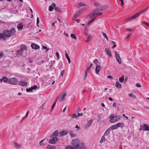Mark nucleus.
<instances>
[{
  "instance_id": "1",
  "label": "nucleus",
  "mask_w": 149,
  "mask_h": 149,
  "mask_svg": "<svg viewBox=\"0 0 149 149\" xmlns=\"http://www.w3.org/2000/svg\"><path fill=\"white\" fill-rule=\"evenodd\" d=\"M15 32V29H11L10 31L6 29L4 30L3 33L4 34V36H5L6 38H9L13 35Z\"/></svg>"
},
{
  "instance_id": "2",
  "label": "nucleus",
  "mask_w": 149,
  "mask_h": 149,
  "mask_svg": "<svg viewBox=\"0 0 149 149\" xmlns=\"http://www.w3.org/2000/svg\"><path fill=\"white\" fill-rule=\"evenodd\" d=\"M80 141L78 139L73 140L72 142V144L75 147V149H81L79 146Z\"/></svg>"
},
{
  "instance_id": "3",
  "label": "nucleus",
  "mask_w": 149,
  "mask_h": 149,
  "mask_svg": "<svg viewBox=\"0 0 149 149\" xmlns=\"http://www.w3.org/2000/svg\"><path fill=\"white\" fill-rule=\"evenodd\" d=\"M120 118V116H114L113 114L109 116V119H110L109 122L111 123H114L115 122Z\"/></svg>"
},
{
  "instance_id": "4",
  "label": "nucleus",
  "mask_w": 149,
  "mask_h": 149,
  "mask_svg": "<svg viewBox=\"0 0 149 149\" xmlns=\"http://www.w3.org/2000/svg\"><path fill=\"white\" fill-rule=\"evenodd\" d=\"M8 82L10 84L16 85L17 83V80L15 78H11L8 79Z\"/></svg>"
},
{
  "instance_id": "5",
  "label": "nucleus",
  "mask_w": 149,
  "mask_h": 149,
  "mask_svg": "<svg viewBox=\"0 0 149 149\" xmlns=\"http://www.w3.org/2000/svg\"><path fill=\"white\" fill-rule=\"evenodd\" d=\"M55 82V81L54 77H51L46 80V83L48 84H50L52 83V84L53 85Z\"/></svg>"
},
{
  "instance_id": "6",
  "label": "nucleus",
  "mask_w": 149,
  "mask_h": 149,
  "mask_svg": "<svg viewBox=\"0 0 149 149\" xmlns=\"http://www.w3.org/2000/svg\"><path fill=\"white\" fill-rule=\"evenodd\" d=\"M115 54L116 58L117 61L119 64H121L122 63L119 54L117 52H115Z\"/></svg>"
},
{
  "instance_id": "7",
  "label": "nucleus",
  "mask_w": 149,
  "mask_h": 149,
  "mask_svg": "<svg viewBox=\"0 0 149 149\" xmlns=\"http://www.w3.org/2000/svg\"><path fill=\"white\" fill-rule=\"evenodd\" d=\"M58 138L56 137H54L52 139H50L49 141V143L51 144H54L58 141Z\"/></svg>"
},
{
  "instance_id": "8",
  "label": "nucleus",
  "mask_w": 149,
  "mask_h": 149,
  "mask_svg": "<svg viewBox=\"0 0 149 149\" xmlns=\"http://www.w3.org/2000/svg\"><path fill=\"white\" fill-rule=\"evenodd\" d=\"M31 47L32 49H37L40 48V47L39 45L34 43H31Z\"/></svg>"
},
{
  "instance_id": "9",
  "label": "nucleus",
  "mask_w": 149,
  "mask_h": 149,
  "mask_svg": "<svg viewBox=\"0 0 149 149\" xmlns=\"http://www.w3.org/2000/svg\"><path fill=\"white\" fill-rule=\"evenodd\" d=\"M37 87L36 86H32L31 87L29 88H26V91L27 92H30L32 91L33 90H34L36 89L37 88Z\"/></svg>"
},
{
  "instance_id": "10",
  "label": "nucleus",
  "mask_w": 149,
  "mask_h": 149,
  "mask_svg": "<svg viewBox=\"0 0 149 149\" xmlns=\"http://www.w3.org/2000/svg\"><path fill=\"white\" fill-rule=\"evenodd\" d=\"M105 51L106 52L107 54L109 57H111L112 56L111 53L109 49L107 47L105 48Z\"/></svg>"
},
{
  "instance_id": "11",
  "label": "nucleus",
  "mask_w": 149,
  "mask_h": 149,
  "mask_svg": "<svg viewBox=\"0 0 149 149\" xmlns=\"http://www.w3.org/2000/svg\"><path fill=\"white\" fill-rule=\"evenodd\" d=\"M0 81L1 83H2V81L5 83H6L8 81V78L5 77H3L0 79Z\"/></svg>"
},
{
  "instance_id": "12",
  "label": "nucleus",
  "mask_w": 149,
  "mask_h": 149,
  "mask_svg": "<svg viewBox=\"0 0 149 149\" xmlns=\"http://www.w3.org/2000/svg\"><path fill=\"white\" fill-rule=\"evenodd\" d=\"M94 17L93 11L91 13L89 14L87 16L86 18L87 19H89L92 18Z\"/></svg>"
},
{
  "instance_id": "13",
  "label": "nucleus",
  "mask_w": 149,
  "mask_h": 149,
  "mask_svg": "<svg viewBox=\"0 0 149 149\" xmlns=\"http://www.w3.org/2000/svg\"><path fill=\"white\" fill-rule=\"evenodd\" d=\"M101 69V67L100 66L97 65L96 66L95 68V72L97 74H99V72L100 71V69Z\"/></svg>"
},
{
  "instance_id": "14",
  "label": "nucleus",
  "mask_w": 149,
  "mask_h": 149,
  "mask_svg": "<svg viewBox=\"0 0 149 149\" xmlns=\"http://www.w3.org/2000/svg\"><path fill=\"white\" fill-rule=\"evenodd\" d=\"M20 47V49L22 50H26L27 49V47L24 44L21 45Z\"/></svg>"
},
{
  "instance_id": "15",
  "label": "nucleus",
  "mask_w": 149,
  "mask_h": 149,
  "mask_svg": "<svg viewBox=\"0 0 149 149\" xmlns=\"http://www.w3.org/2000/svg\"><path fill=\"white\" fill-rule=\"evenodd\" d=\"M52 6L54 7L55 8V10L57 12H60L61 11V10L60 8L59 7H56V5L54 3H53L52 4Z\"/></svg>"
},
{
  "instance_id": "16",
  "label": "nucleus",
  "mask_w": 149,
  "mask_h": 149,
  "mask_svg": "<svg viewBox=\"0 0 149 149\" xmlns=\"http://www.w3.org/2000/svg\"><path fill=\"white\" fill-rule=\"evenodd\" d=\"M15 147L16 149H20L22 146L18 144L17 143L15 142L14 143Z\"/></svg>"
},
{
  "instance_id": "17",
  "label": "nucleus",
  "mask_w": 149,
  "mask_h": 149,
  "mask_svg": "<svg viewBox=\"0 0 149 149\" xmlns=\"http://www.w3.org/2000/svg\"><path fill=\"white\" fill-rule=\"evenodd\" d=\"M94 14V17H96L100 16L102 15V13L100 12H94L93 10Z\"/></svg>"
},
{
  "instance_id": "18",
  "label": "nucleus",
  "mask_w": 149,
  "mask_h": 149,
  "mask_svg": "<svg viewBox=\"0 0 149 149\" xmlns=\"http://www.w3.org/2000/svg\"><path fill=\"white\" fill-rule=\"evenodd\" d=\"M66 94L64 93L62 95L61 97L59 99V100L60 101H62L65 99V97L66 96Z\"/></svg>"
},
{
  "instance_id": "19",
  "label": "nucleus",
  "mask_w": 149,
  "mask_h": 149,
  "mask_svg": "<svg viewBox=\"0 0 149 149\" xmlns=\"http://www.w3.org/2000/svg\"><path fill=\"white\" fill-rule=\"evenodd\" d=\"M86 9V8H83L80 9V10H79L77 11L76 14L77 15H78V16L81 13H82V12L83 11H84V10H85Z\"/></svg>"
},
{
  "instance_id": "20",
  "label": "nucleus",
  "mask_w": 149,
  "mask_h": 149,
  "mask_svg": "<svg viewBox=\"0 0 149 149\" xmlns=\"http://www.w3.org/2000/svg\"><path fill=\"white\" fill-rule=\"evenodd\" d=\"M104 8L103 7H101L100 8H97L94 10V12H97L103 10Z\"/></svg>"
},
{
  "instance_id": "21",
  "label": "nucleus",
  "mask_w": 149,
  "mask_h": 149,
  "mask_svg": "<svg viewBox=\"0 0 149 149\" xmlns=\"http://www.w3.org/2000/svg\"><path fill=\"white\" fill-rule=\"evenodd\" d=\"M111 130L110 129H108L104 134V136H107L110 134Z\"/></svg>"
},
{
  "instance_id": "22",
  "label": "nucleus",
  "mask_w": 149,
  "mask_h": 149,
  "mask_svg": "<svg viewBox=\"0 0 149 149\" xmlns=\"http://www.w3.org/2000/svg\"><path fill=\"white\" fill-rule=\"evenodd\" d=\"M4 34L3 33H0V39H2L4 40H6L5 36H4Z\"/></svg>"
},
{
  "instance_id": "23",
  "label": "nucleus",
  "mask_w": 149,
  "mask_h": 149,
  "mask_svg": "<svg viewBox=\"0 0 149 149\" xmlns=\"http://www.w3.org/2000/svg\"><path fill=\"white\" fill-rule=\"evenodd\" d=\"M116 87L117 88H121V85L119 83L118 81H117L116 83Z\"/></svg>"
},
{
  "instance_id": "24",
  "label": "nucleus",
  "mask_w": 149,
  "mask_h": 149,
  "mask_svg": "<svg viewBox=\"0 0 149 149\" xmlns=\"http://www.w3.org/2000/svg\"><path fill=\"white\" fill-rule=\"evenodd\" d=\"M19 84L20 86H25L27 85V83L26 82L22 81L19 83Z\"/></svg>"
},
{
  "instance_id": "25",
  "label": "nucleus",
  "mask_w": 149,
  "mask_h": 149,
  "mask_svg": "<svg viewBox=\"0 0 149 149\" xmlns=\"http://www.w3.org/2000/svg\"><path fill=\"white\" fill-rule=\"evenodd\" d=\"M65 55L66 58L68 60V63H71L70 60L69 56H68V53H65Z\"/></svg>"
},
{
  "instance_id": "26",
  "label": "nucleus",
  "mask_w": 149,
  "mask_h": 149,
  "mask_svg": "<svg viewBox=\"0 0 149 149\" xmlns=\"http://www.w3.org/2000/svg\"><path fill=\"white\" fill-rule=\"evenodd\" d=\"M93 119H91L87 123V125L86 126V127H88L91 124L93 121Z\"/></svg>"
},
{
  "instance_id": "27",
  "label": "nucleus",
  "mask_w": 149,
  "mask_h": 149,
  "mask_svg": "<svg viewBox=\"0 0 149 149\" xmlns=\"http://www.w3.org/2000/svg\"><path fill=\"white\" fill-rule=\"evenodd\" d=\"M144 130L146 131H149V126L146 124L143 125Z\"/></svg>"
},
{
  "instance_id": "28",
  "label": "nucleus",
  "mask_w": 149,
  "mask_h": 149,
  "mask_svg": "<svg viewBox=\"0 0 149 149\" xmlns=\"http://www.w3.org/2000/svg\"><path fill=\"white\" fill-rule=\"evenodd\" d=\"M68 133V132L65 131H62L60 133V134L61 136H63L64 135H66Z\"/></svg>"
},
{
  "instance_id": "29",
  "label": "nucleus",
  "mask_w": 149,
  "mask_h": 149,
  "mask_svg": "<svg viewBox=\"0 0 149 149\" xmlns=\"http://www.w3.org/2000/svg\"><path fill=\"white\" fill-rule=\"evenodd\" d=\"M118 127H122L124 126L125 125L123 123H121L117 124Z\"/></svg>"
},
{
  "instance_id": "30",
  "label": "nucleus",
  "mask_w": 149,
  "mask_h": 149,
  "mask_svg": "<svg viewBox=\"0 0 149 149\" xmlns=\"http://www.w3.org/2000/svg\"><path fill=\"white\" fill-rule=\"evenodd\" d=\"M118 126L117 124L113 125L111 126V129L112 130H113L115 129H116L118 128Z\"/></svg>"
},
{
  "instance_id": "31",
  "label": "nucleus",
  "mask_w": 149,
  "mask_h": 149,
  "mask_svg": "<svg viewBox=\"0 0 149 149\" xmlns=\"http://www.w3.org/2000/svg\"><path fill=\"white\" fill-rule=\"evenodd\" d=\"M91 39L92 36L90 35H89L87 40H86V42H88L91 40Z\"/></svg>"
},
{
  "instance_id": "32",
  "label": "nucleus",
  "mask_w": 149,
  "mask_h": 149,
  "mask_svg": "<svg viewBox=\"0 0 149 149\" xmlns=\"http://www.w3.org/2000/svg\"><path fill=\"white\" fill-rule=\"evenodd\" d=\"M140 15V14L139 13H136V14L132 16V19H135Z\"/></svg>"
},
{
  "instance_id": "33",
  "label": "nucleus",
  "mask_w": 149,
  "mask_h": 149,
  "mask_svg": "<svg viewBox=\"0 0 149 149\" xmlns=\"http://www.w3.org/2000/svg\"><path fill=\"white\" fill-rule=\"evenodd\" d=\"M105 141V138L103 136H102L101 140H100V142L101 143H102L103 142H104Z\"/></svg>"
},
{
  "instance_id": "34",
  "label": "nucleus",
  "mask_w": 149,
  "mask_h": 149,
  "mask_svg": "<svg viewBox=\"0 0 149 149\" xmlns=\"http://www.w3.org/2000/svg\"><path fill=\"white\" fill-rule=\"evenodd\" d=\"M70 134L72 137H74L76 136V134H74L72 131L70 132Z\"/></svg>"
},
{
  "instance_id": "35",
  "label": "nucleus",
  "mask_w": 149,
  "mask_h": 149,
  "mask_svg": "<svg viewBox=\"0 0 149 149\" xmlns=\"http://www.w3.org/2000/svg\"><path fill=\"white\" fill-rule=\"evenodd\" d=\"M95 18H94L91 20L86 25V27H88V26L90 25V24L92 23L95 19Z\"/></svg>"
},
{
  "instance_id": "36",
  "label": "nucleus",
  "mask_w": 149,
  "mask_h": 149,
  "mask_svg": "<svg viewBox=\"0 0 149 149\" xmlns=\"http://www.w3.org/2000/svg\"><path fill=\"white\" fill-rule=\"evenodd\" d=\"M17 52L18 54L20 55H23V52L21 49L17 51Z\"/></svg>"
},
{
  "instance_id": "37",
  "label": "nucleus",
  "mask_w": 149,
  "mask_h": 149,
  "mask_svg": "<svg viewBox=\"0 0 149 149\" xmlns=\"http://www.w3.org/2000/svg\"><path fill=\"white\" fill-rule=\"evenodd\" d=\"M124 76L123 75L119 79V81L120 82L123 83V81L124 79Z\"/></svg>"
},
{
  "instance_id": "38",
  "label": "nucleus",
  "mask_w": 149,
  "mask_h": 149,
  "mask_svg": "<svg viewBox=\"0 0 149 149\" xmlns=\"http://www.w3.org/2000/svg\"><path fill=\"white\" fill-rule=\"evenodd\" d=\"M24 26L23 23H20L17 26V28H23V27Z\"/></svg>"
},
{
  "instance_id": "39",
  "label": "nucleus",
  "mask_w": 149,
  "mask_h": 149,
  "mask_svg": "<svg viewBox=\"0 0 149 149\" xmlns=\"http://www.w3.org/2000/svg\"><path fill=\"white\" fill-rule=\"evenodd\" d=\"M129 96L132 99H134L136 97L135 95H134L132 93L129 94Z\"/></svg>"
},
{
  "instance_id": "40",
  "label": "nucleus",
  "mask_w": 149,
  "mask_h": 149,
  "mask_svg": "<svg viewBox=\"0 0 149 149\" xmlns=\"http://www.w3.org/2000/svg\"><path fill=\"white\" fill-rule=\"evenodd\" d=\"M65 149H75V148L72 146H66Z\"/></svg>"
},
{
  "instance_id": "41",
  "label": "nucleus",
  "mask_w": 149,
  "mask_h": 149,
  "mask_svg": "<svg viewBox=\"0 0 149 149\" xmlns=\"http://www.w3.org/2000/svg\"><path fill=\"white\" fill-rule=\"evenodd\" d=\"M148 8V6L145 9H144L143 10H142L141 11H140L139 13L140 14V15L142 13H143L144 12H145L146 11H147Z\"/></svg>"
},
{
  "instance_id": "42",
  "label": "nucleus",
  "mask_w": 149,
  "mask_h": 149,
  "mask_svg": "<svg viewBox=\"0 0 149 149\" xmlns=\"http://www.w3.org/2000/svg\"><path fill=\"white\" fill-rule=\"evenodd\" d=\"M132 19H132V17L131 16V17H130L128 18L125 19H124V21H130V20H132Z\"/></svg>"
},
{
  "instance_id": "43",
  "label": "nucleus",
  "mask_w": 149,
  "mask_h": 149,
  "mask_svg": "<svg viewBox=\"0 0 149 149\" xmlns=\"http://www.w3.org/2000/svg\"><path fill=\"white\" fill-rule=\"evenodd\" d=\"M70 36L72 38H73L75 40L76 39L77 37L75 36V35L74 34H71Z\"/></svg>"
},
{
  "instance_id": "44",
  "label": "nucleus",
  "mask_w": 149,
  "mask_h": 149,
  "mask_svg": "<svg viewBox=\"0 0 149 149\" xmlns=\"http://www.w3.org/2000/svg\"><path fill=\"white\" fill-rule=\"evenodd\" d=\"M58 134V132L57 131H55L54 133H53L52 136L54 137V136H57Z\"/></svg>"
},
{
  "instance_id": "45",
  "label": "nucleus",
  "mask_w": 149,
  "mask_h": 149,
  "mask_svg": "<svg viewBox=\"0 0 149 149\" xmlns=\"http://www.w3.org/2000/svg\"><path fill=\"white\" fill-rule=\"evenodd\" d=\"M54 7H53L52 5H50L49 6V10L50 11H52L54 9Z\"/></svg>"
},
{
  "instance_id": "46",
  "label": "nucleus",
  "mask_w": 149,
  "mask_h": 149,
  "mask_svg": "<svg viewBox=\"0 0 149 149\" xmlns=\"http://www.w3.org/2000/svg\"><path fill=\"white\" fill-rule=\"evenodd\" d=\"M93 62L95 63L97 66V65L98 63H99L97 59H95L93 61Z\"/></svg>"
},
{
  "instance_id": "47",
  "label": "nucleus",
  "mask_w": 149,
  "mask_h": 149,
  "mask_svg": "<svg viewBox=\"0 0 149 149\" xmlns=\"http://www.w3.org/2000/svg\"><path fill=\"white\" fill-rule=\"evenodd\" d=\"M84 33L86 36H87L88 34L89 33V31L88 30V29H85Z\"/></svg>"
},
{
  "instance_id": "48",
  "label": "nucleus",
  "mask_w": 149,
  "mask_h": 149,
  "mask_svg": "<svg viewBox=\"0 0 149 149\" xmlns=\"http://www.w3.org/2000/svg\"><path fill=\"white\" fill-rule=\"evenodd\" d=\"M102 35H103V36L104 37H105L108 41V39L107 36L106 34L103 32H102Z\"/></svg>"
},
{
  "instance_id": "49",
  "label": "nucleus",
  "mask_w": 149,
  "mask_h": 149,
  "mask_svg": "<svg viewBox=\"0 0 149 149\" xmlns=\"http://www.w3.org/2000/svg\"><path fill=\"white\" fill-rule=\"evenodd\" d=\"M47 148H48V149H55L54 147L53 146L51 145L48 146L47 147Z\"/></svg>"
},
{
  "instance_id": "50",
  "label": "nucleus",
  "mask_w": 149,
  "mask_h": 149,
  "mask_svg": "<svg viewBox=\"0 0 149 149\" xmlns=\"http://www.w3.org/2000/svg\"><path fill=\"white\" fill-rule=\"evenodd\" d=\"M71 116L72 118H77V116L76 114H71Z\"/></svg>"
},
{
  "instance_id": "51",
  "label": "nucleus",
  "mask_w": 149,
  "mask_h": 149,
  "mask_svg": "<svg viewBox=\"0 0 149 149\" xmlns=\"http://www.w3.org/2000/svg\"><path fill=\"white\" fill-rule=\"evenodd\" d=\"M42 48L43 49H45L46 52H47L49 50V49L47 47L44 46H42Z\"/></svg>"
},
{
  "instance_id": "52",
  "label": "nucleus",
  "mask_w": 149,
  "mask_h": 149,
  "mask_svg": "<svg viewBox=\"0 0 149 149\" xmlns=\"http://www.w3.org/2000/svg\"><path fill=\"white\" fill-rule=\"evenodd\" d=\"M132 36V34L131 33H130L128 35V36H127L126 37V39H129V38H130V37H131V36Z\"/></svg>"
},
{
  "instance_id": "53",
  "label": "nucleus",
  "mask_w": 149,
  "mask_h": 149,
  "mask_svg": "<svg viewBox=\"0 0 149 149\" xmlns=\"http://www.w3.org/2000/svg\"><path fill=\"white\" fill-rule=\"evenodd\" d=\"M87 71H86L85 72V76H84V78H83L84 79V80H85L86 79V77L87 76Z\"/></svg>"
},
{
  "instance_id": "54",
  "label": "nucleus",
  "mask_w": 149,
  "mask_h": 149,
  "mask_svg": "<svg viewBox=\"0 0 149 149\" xmlns=\"http://www.w3.org/2000/svg\"><path fill=\"white\" fill-rule=\"evenodd\" d=\"M144 127L143 125H141L139 129V130H144Z\"/></svg>"
},
{
  "instance_id": "55",
  "label": "nucleus",
  "mask_w": 149,
  "mask_h": 149,
  "mask_svg": "<svg viewBox=\"0 0 149 149\" xmlns=\"http://www.w3.org/2000/svg\"><path fill=\"white\" fill-rule=\"evenodd\" d=\"M56 56L57 57V59H58L59 58V55L58 54V52H56Z\"/></svg>"
},
{
  "instance_id": "56",
  "label": "nucleus",
  "mask_w": 149,
  "mask_h": 149,
  "mask_svg": "<svg viewBox=\"0 0 149 149\" xmlns=\"http://www.w3.org/2000/svg\"><path fill=\"white\" fill-rule=\"evenodd\" d=\"M143 24H145L146 26L149 27V23L147 22H144Z\"/></svg>"
},
{
  "instance_id": "57",
  "label": "nucleus",
  "mask_w": 149,
  "mask_h": 149,
  "mask_svg": "<svg viewBox=\"0 0 149 149\" xmlns=\"http://www.w3.org/2000/svg\"><path fill=\"white\" fill-rule=\"evenodd\" d=\"M64 70H63L61 72L60 75L61 76H63L64 74Z\"/></svg>"
},
{
  "instance_id": "58",
  "label": "nucleus",
  "mask_w": 149,
  "mask_h": 149,
  "mask_svg": "<svg viewBox=\"0 0 149 149\" xmlns=\"http://www.w3.org/2000/svg\"><path fill=\"white\" fill-rule=\"evenodd\" d=\"M39 18H38V17H37V23L36 24H37V26L38 27H39V26L38 25V24L39 23Z\"/></svg>"
},
{
  "instance_id": "59",
  "label": "nucleus",
  "mask_w": 149,
  "mask_h": 149,
  "mask_svg": "<svg viewBox=\"0 0 149 149\" xmlns=\"http://www.w3.org/2000/svg\"><path fill=\"white\" fill-rule=\"evenodd\" d=\"M107 78H109L111 79H113V77L111 76H110V75H108L107 76Z\"/></svg>"
},
{
  "instance_id": "60",
  "label": "nucleus",
  "mask_w": 149,
  "mask_h": 149,
  "mask_svg": "<svg viewBox=\"0 0 149 149\" xmlns=\"http://www.w3.org/2000/svg\"><path fill=\"white\" fill-rule=\"evenodd\" d=\"M44 139H43L40 142L39 144L40 145L42 146L44 145V144L43 143V141Z\"/></svg>"
},
{
  "instance_id": "61",
  "label": "nucleus",
  "mask_w": 149,
  "mask_h": 149,
  "mask_svg": "<svg viewBox=\"0 0 149 149\" xmlns=\"http://www.w3.org/2000/svg\"><path fill=\"white\" fill-rule=\"evenodd\" d=\"M56 104V102H54V103L52 105V108H51L52 110H53V109L54 108V106H55V105Z\"/></svg>"
},
{
  "instance_id": "62",
  "label": "nucleus",
  "mask_w": 149,
  "mask_h": 149,
  "mask_svg": "<svg viewBox=\"0 0 149 149\" xmlns=\"http://www.w3.org/2000/svg\"><path fill=\"white\" fill-rule=\"evenodd\" d=\"M79 4L80 5L81 7L83 6H86V5L85 4H84L82 3H79Z\"/></svg>"
},
{
  "instance_id": "63",
  "label": "nucleus",
  "mask_w": 149,
  "mask_h": 149,
  "mask_svg": "<svg viewBox=\"0 0 149 149\" xmlns=\"http://www.w3.org/2000/svg\"><path fill=\"white\" fill-rule=\"evenodd\" d=\"M136 87L139 88L141 87V85L138 83L136 84Z\"/></svg>"
},
{
  "instance_id": "64",
  "label": "nucleus",
  "mask_w": 149,
  "mask_h": 149,
  "mask_svg": "<svg viewBox=\"0 0 149 149\" xmlns=\"http://www.w3.org/2000/svg\"><path fill=\"white\" fill-rule=\"evenodd\" d=\"M126 30L127 31H133V29H126Z\"/></svg>"
}]
</instances>
